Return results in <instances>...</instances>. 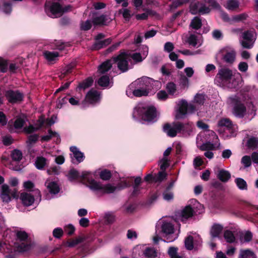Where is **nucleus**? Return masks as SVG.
<instances>
[{
	"mask_svg": "<svg viewBox=\"0 0 258 258\" xmlns=\"http://www.w3.org/2000/svg\"><path fill=\"white\" fill-rule=\"evenodd\" d=\"M101 99L100 94L96 90H91L86 95V100L91 104L98 102Z\"/></svg>",
	"mask_w": 258,
	"mask_h": 258,
	"instance_id": "a878e982",
	"label": "nucleus"
},
{
	"mask_svg": "<svg viewBox=\"0 0 258 258\" xmlns=\"http://www.w3.org/2000/svg\"><path fill=\"white\" fill-rule=\"evenodd\" d=\"M248 64L245 62H240L238 65V69L239 71L242 73L246 72L248 70Z\"/></svg>",
	"mask_w": 258,
	"mask_h": 258,
	"instance_id": "338daca9",
	"label": "nucleus"
},
{
	"mask_svg": "<svg viewBox=\"0 0 258 258\" xmlns=\"http://www.w3.org/2000/svg\"><path fill=\"white\" fill-rule=\"evenodd\" d=\"M185 247L188 249L191 250L193 248V238L191 236H188L184 241Z\"/></svg>",
	"mask_w": 258,
	"mask_h": 258,
	"instance_id": "6e6d98bb",
	"label": "nucleus"
},
{
	"mask_svg": "<svg viewBox=\"0 0 258 258\" xmlns=\"http://www.w3.org/2000/svg\"><path fill=\"white\" fill-rule=\"evenodd\" d=\"M252 238V234L249 231L241 232L240 234V241L241 243L250 241Z\"/></svg>",
	"mask_w": 258,
	"mask_h": 258,
	"instance_id": "f704fd0d",
	"label": "nucleus"
},
{
	"mask_svg": "<svg viewBox=\"0 0 258 258\" xmlns=\"http://www.w3.org/2000/svg\"><path fill=\"white\" fill-rule=\"evenodd\" d=\"M134 90H135V86L133 85V83H132L127 88L126 91V94L129 97L132 98L134 96H135V94L134 93Z\"/></svg>",
	"mask_w": 258,
	"mask_h": 258,
	"instance_id": "13d9d810",
	"label": "nucleus"
},
{
	"mask_svg": "<svg viewBox=\"0 0 258 258\" xmlns=\"http://www.w3.org/2000/svg\"><path fill=\"white\" fill-rule=\"evenodd\" d=\"M217 177L222 182H227L231 177L230 173L227 170L221 169L217 173Z\"/></svg>",
	"mask_w": 258,
	"mask_h": 258,
	"instance_id": "72a5a7b5",
	"label": "nucleus"
},
{
	"mask_svg": "<svg viewBox=\"0 0 258 258\" xmlns=\"http://www.w3.org/2000/svg\"><path fill=\"white\" fill-rule=\"evenodd\" d=\"M16 239L14 243V247L20 252L28 250L30 245L28 242V234L23 230L17 229L14 231Z\"/></svg>",
	"mask_w": 258,
	"mask_h": 258,
	"instance_id": "6e6552de",
	"label": "nucleus"
},
{
	"mask_svg": "<svg viewBox=\"0 0 258 258\" xmlns=\"http://www.w3.org/2000/svg\"><path fill=\"white\" fill-rule=\"evenodd\" d=\"M12 4L5 1H0V10L6 14H9L12 12Z\"/></svg>",
	"mask_w": 258,
	"mask_h": 258,
	"instance_id": "7c9ffc66",
	"label": "nucleus"
},
{
	"mask_svg": "<svg viewBox=\"0 0 258 258\" xmlns=\"http://www.w3.org/2000/svg\"><path fill=\"white\" fill-rule=\"evenodd\" d=\"M170 160L168 157L163 158L159 161V165L162 170H165V169L169 165Z\"/></svg>",
	"mask_w": 258,
	"mask_h": 258,
	"instance_id": "8fccbe9b",
	"label": "nucleus"
},
{
	"mask_svg": "<svg viewBox=\"0 0 258 258\" xmlns=\"http://www.w3.org/2000/svg\"><path fill=\"white\" fill-rule=\"evenodd\" d=\"M239 258H256V257L252 250L247 249L240 250Z\"/></svg>",
	"mask_w": 258,
	"mask_h": 258,
	"instance_id": "a19ab883",
	"label": "nucleus"
},
{
	"mask_svg": "<svg viewBox=\"0 0 258 258\" xmlns=\"http://www.w3.org/2000/svg\"><path fill=\"white\" fill-rule=\"evenodd\" d=\"M247 146L251 149H255L258 147V138L252 137L247 142Z\"/></svg>",
	"mask_w": 258,
	"mask_h": 258,
	"instance_id": "de8ad7c7",
	"label": "nucleus"
},
{
	"mask_svg": "<svg viewBox=\"0 0 258 258\" xmlns=\"http://www.w3.org/2000/svg\"><path fill=\"white\" fill-rule=\"evenodd\" d=\"M6 96L11 103H16L21 101L23 99V95L18 91L9 90L6 93Z\"/></svg>",
	"mask_w": 258,
	"mask_h": 258,
	"instance_id": "5701e85b",
	"label": "nucleus"
},
{
	"mask_svg": "<svg viewBox=\"0 0 258 258\" xmlns=\"http://www.w3.org/2000/svg\"><path fill=\"white\" fill-rule=\"evenodd\" d=\"M165 88L169 95L175 96L177 94L176 85L174 83H168Z\"/></svg>",
	"mask_w": 258,
	"mask_h": 258,
	"instance_id": "58836bf2",
	"label": "nucleus"
},
{
	"mask_svg": "<svg viewBox=\"0 0 258 258\" xmlns=\"http://www.w3.org/2000/svg\"><path fill=\"white\" fill-rule=\"evenodd\" d=\"M224 237L227 242L229 243H232L235 241V238L233 233L230 230H226L224 234Z\"/></svg>",
	"mask_w": 258,
	"mask_h": 258,
	"instance_id": "c03bdc74",
	"label": "nucleus"
},
{
	"mask_svg": "<svg viewBox=\"0 0 258 258\" xmlns=\"http://www.w3.org/2000/svg\"><path fill=\"white\" fill-rule=\"evenodd\" d=\"M228 101L233 106V113L235 116L242 117L244 115L246 108L240 97L237 96L229 97Z\"/></svg>",
	"mask_w": 258,
	"mask_h": 258,
	"instance_id": "9b49d317",
	"label": "nucleus"
},
{
	"mask_svg": "<svg viewBox=\"0 0 258 258\" xmlns=\"http://www.w3.org/2000/svg\"><path fill=\"white\" fill-rule=\"evenodd\" d=\"M206 2L209 3L213 8L219 11L221 17L224 21L230 24H233L232 17L230 18L227 13L222 11L220 5L215 0H206Z\"/></svg>",
	"mask_w": 258,
	"mask_h": 258,
	"instance_id": "f3484780",
	"label": "nucleus"
},
{
	"mask_svg": "<svg viewBox=\"0 0 258 258\" xmlns=\"http://www.w3.org/2000/svg\"><path fill=\"white\" fill-rule=\"evenodd\" d=\"M223 229L222 225L219 224H214L211 227L210 234L212 238L218 237Z\"/></svg>",
	"mask_w": 258,
	"mask_h": 258,
	"instance_id": "c756f323",
	"label": "nucleus"
},
{
	"mask_svg": "<svg viewBox=\"0 0 258 258\" xmlns=\"http://www.w3.org/2000/svg\"><path fill=\"white\" fill-rule=\"evenodd\" d=\"M205 100V96L202 94H197L194 98V102L198 104H203Z\"/></svg>",
	"mask_w": 258,
	"mask_h": 258,
	"instance_id": "864d4df0",
	"label": "nucleus"
},
{
	"mask_svg": "<svg viewBox=\"0 0 258 258\" xmlns=\"http://www.w3.org/2000/svg\"><path fill=\"white\" fill-rule=\"evenodd\" d=\"M168 253L170 258H182L181 256L177 254V248L175 247H171L168 250Z\"/></svg>",
	"mask_w": 258,
	"mask_h": 258,
	"instance_id": "3c124183",
	"label": "nucleus"
},
{
	"mask_svg": "<svg viewBox=\"0 0 258 258\" xmlns=\"http://www.w3.org/2000/svg\"><path fill=\"white\" fill-rule=\"evenodd\" d=\"M187 43L194 47H199L203 43L202 36L191 34L187 38Z\"/></svg>",
	"mask_w": 258,
	"mask_h": 258,
	"instance_id": "cd10ccee",
	"label": "nucleus"
},
{
	"mask_svg": "<svg viewBox=\"0 0 258 258\" xmlns=\"http://www.w3.org/2000/svg\"><path fill=\"white\" fill-rule=\"evenodd\" d=\"M98 84L101 87L107 88L111 87L113 85V82L108 76L103 75L99 79Z\"/></svg>",
	"mask_w": 258,
	"mask_h": 258,
	"instance_id": "c85d7f7f",
	"label": "nucleus"
},
{
	"mask_svg": "<svg viewBox=\"0 0 258 258\" xmlns=\"http://www.w3.org/2000/svg\"><path fill=\"white\" fill-rule=\"evenodd\" d=\"M236 52L233 47L226 46L220 49L217 54V58H220L229 64H232L236 59Z\"/></svg>",
	"mask_w": 258,
	"mask_h": 258,
	"instance_id": "9d476101",
	"label": "nucleus"
},
{
	"mask_svg": "<svg viewBox=\"0 0 258 258\" xmlns=\"http://www.w3.org/2000/svg\"><path fill=\"white\" fill-rule=\"evenodd\" d=\"M242 40L240 42L242 47L250 49L253 46L256 39L255 32L252 31H247L242 33Z\"/></svg>",
	"mask_w": 258,
	"mask_h": 258,
	"instance_id": "ddd939ff",
	"label": "nucleus"
},
{
	"mask_svg": "<svg viewBox=\"0 0 258 258\" xmlns=\"http://www.w3.org/2000/svg\"><path fill=\"white\" fill-rule=\"evenodd\" d=\"M104 218L105 220L108 223H112L114 221L115 217L114 214L111 212H107L104 214Z\"/></svg>",
	"mask_w": 258,
	"mask_h": 258,
	"instance_id": "69168bd1",
	"label": "nucleus"
},
{
	"mask_svg": "<svg viewBox=\"0 0 258 258\" xmlns=\"http://www.w3.org/2000/svg\"><path fill=\"white\" fill-rule=\"evenodd\" d=\"M82 177L86 186L96 196L100 197L106 194H110L115 190H120L129 186L132 180L129 178H123L117 186L111 184H103L100 181L95 180L93 175L88 172H84Z\"/></svg>",
	"mask_w": 258,
	"mask_h": 258,
	"instance_id": "f257e3e1",
	"label": "nucleus"
},
{
	"mask_svg": "<svg viewBox=\"0 0 258 258\" xmlns=\"http://www.w3.org/2000/svg\"><path fill=\"white\" fill-rule=\"evenodd\" d=\"M190 11L192 14H196L198 13L205 14L209 13L210 12V9L202 3H191L190 6Z\"/></svg>",
	"mask_w": 258,
	"mask_h": 258,
	"instance_id": "a211bd4d",
	"label": "nucleus"
},
{
	"mask_svg": "<svg viewBox=\"0 0 258 258\" xmlns=\"http://www.w3.org/2000/svg\"><path fill=\"white\" fill-rule=\"evenodd\" d=\"M163 197L164 200L170 201L173 199L174 195L172 192L166 190L163 192Z\"/></svg>",
	"mask_w": 258,
	"mask_h": 258,
	"instance_id": "0e129e2a",
	"label": "nucleus"
},
{
	"mask_svg": "<svg viewBox=\"0 0 258 258\" xmlns=\"http://www.w3.org/2000/svg\"><path fill=\"white\" fill-rule=\"evenodd\" d=\"M249 17L248 14L246 13H243L232 16L233 23L244 22Z\"/></svg>",
	"mask_w": 258,
	"mask_h": 258,
	"instance_id": "4c0bfd02",
	"label": "nucleus"
},
{
	"mask_svg": "<svg viewBox=\"0 0 258 258\" xmlns=\"http://www.w3.org/2000/svg\"><path fill=\"white\" fill-rule=\"evenodd\" d=\"M0 197L3 202L9 203L11 200V197H18L17 190L10 189L7 184H3L1 187Z\"/></svg>",
	"mask_w": 258,
	"mask_h": 258,
	"instance_id": "f8f14e48",
	"label": "nucleus"
},
{
	"mask_svg": "<svg viewBox=\"0 0 258 258\" xmlns=\"http://www.w3.org/2000/svg\"><path fill=\"white\" fill-rule=\"evenodd\" d=\"M59 167L53 166L47 169V172L48 174H58L59 173Z\"/></svg>",
	"mask_w": 258,
	"mask_h": 258,
	"instance_id": "774afa93",
	"label": "nucleus"
},
{
	"mask_svg": "<svg viewBox=\"0 0 258 258\" xmlns=\"http://www.w3.org/2000/svg\"><path fill=\"white\" fill-rule=\"evenodd\" d=\"M70 150L72 153L70 155L72 158V162L74 164L80 163L84 160V156L83 153L79 151L76 147H71Z\"/></svg>",
	"mask_w": 258,
	"mask_h": 258,
	"instance_id": "aec40b11",
	"label": "nucleus"
},
{
	"mask_svg": "<svg viewBox=\"0 0 258 258\" xmlns=\"http://www.w3.org/2000/svg\"><path fill=\"white\" fill-rule=\"evenodd\" d=\"M217 127L218 128L217 131L220 134L222 133V130L223 128L229 132L231 130L235 129L234 125L232 124L231 121L227 118H223L220 119L218 122Z\"/></svg>",
	"mask_w": 258,
	"mask_h": 258,
	"instance_id": "412c9836",
	"label": "nucleus"
},
{
	"mask_svg": "<svg viewBox=\"0 0 258 258\" xmlns=\"http://www.w3.org/2000/svg\"><path fill=\"white\" fill-rule=\"evenodd\" d=\"M179 122L166 124L163 127L164 132L169 137H174L179 134Z\"/></svg>",
	"mask_w": 258,
	"mask_h": 258,
	"instance_id": "6ab92c4d",
	"label": "nucleus"
},
{
	"mask_svg": "<svg viewBox=\"0 0 258 258\" xmlns=\"http://www.w3.org/2000/svg\"><path fill=\"white\" fill-rule=\"evenodd\" d=\"M241 163L246 168L249 167L251 164V160L249 156H244L241 159Z\"/></svg>",
	"mask_w": 258,
	"mask_h": 258,
	"instance_id": "bf43d9fd",
	"label": "nucleus"
},
{
	"mask_svg": "<svg viewBox=\"0 0 258 258\" xmlns=\"http://www.w3.org/2000/svg\"><path fill=\"white\" fill-rule=\"evenodd\" d=\"M45 185L49 192L51 195H56L58 194L60 190L58 183L50 179H47L46 180Z\"/></svg>",
	"mask_w": 258,
	"mask_h": 258,
	"instance_id": "b1692460",
	"label": "nucleus"
},
{
	"mask_svg": "<svg viewBox=\"0 0 258 258\" xmlns=\"http://www.w3.org/2000/svg\"><path fill=\"white\" fill-rule=\"evenodd\" d=\"M111 42L110 38H107L103 40H98L94 44L93 48L95 49H100L108 45Z\"/></svg>",
	"mask_w": 258,
	"mask_h": 258,
	"instance_id": "ea45409f",
	"label": "nucleus"
},
{
	"mask_svg": "<svg viewBox=\"0 0 258 258\" xmlns=\"http://www.w3.org/2000/svg\"><path fill=\"white\" fill-rule=\"evenodd\" d=\"M26 120V118H24V117H18L16 119V120H15V123H14V126H15V127L16 128H21L25 121Z\"/></svg>",
	"mask_w": 258,
	"mask_h": 258,
	"instance_id": "5fc2aeb1",
	"label": "nucleus"
},
{
	"mask_svg": "<svg viewBox=\"0 0 258 258\" xmlns=\"http://www.w3.org/2000/svg\"><path fill=\"white\" fill-rule=\"evenodd\" d=\"M72 10L70 5L62 7L59 2L55 0H47L45 5L46 14L53 18L59 17L64 13L71 11Z\"/></svg>",
	"mask_w": 258,
	"mask_h": 258,
	"instance_id": "423d86ee",
	"label": "nucleus"
},
{
	"mask_svg": "<svg viewBox=\"0 0 258 258\" xmlns=\"http://www.w3.org/2000/svg\"><path fill=\"white\" fill-rule=\"evenodd\" d=\"M111 172L107 170H104L100 173V177L103 180H108L111 177Z\"/></svg>",
	"mask_w": 258,
	"mask_h": 258,
	"instance_id": "052dcab7",
	"label": "nucleus"
},
{
	"mask_svg": "<svg viewBox=\"0 0 258 258\" xmlns=\"http://www.w3.org/2000/svg\"><path fill=\"white\" fill-rule=\"evenodd\" d=\"M177 106L178 109L176 110L175 115L176 119L184 118L187 114H192L196 110V107L193 104L188 103L184 100L179 101Z\"/></svg>",
	"mask_w": 258,
	"mask_h": 258,
	"instance_id": "1a4fd4ad",
	"label": "nucleus"
},
{
	"mask_svg": "<svg viewBox=\"0 0 258 258\" xmlns=\"http://www.w3.org/2000/svg\"><path fill=\"white\" fill-rule=\"evenodd\" d=\"M39 125L38 126H37L36 127L33 126L32 125H30L28 126H26L24 127V131L25 133L27 134L31 133L39 129L44 123V120L42 118H40L39 120Z\"/></svg>",
	"mask_w": 258,
	"mask_h": 258,
	"instance_id": "79ce46f5",
	"label": "nucleus"
},
{
	"mask_svg": "<svg viewBox=\"0 0 258 258\" xmlns=\"http://www.w3.org/2000/svg\"><path fill=\"white\" fill-rule=\"evenodd\" d=\"M174 219L171 217H164L160 219L157 223L156 232L161 230L164 236L167 237L168 242H172L177 238V235H173L174 232Z\"/></svg>",
	"mask_w": 258,
	"mask_h": 258,
	"instance_id": "39448f33",
	"label": "nucleus"
},
{
	"mask_svg": "<svg viewBox=\"0 0 258 258\" xmlns=\"http://www.w3.org/2000/svg\"><path fill=\"white\" fill-rule=\"evenodd\" d=\"M242 81L240 74L226 68L219 69L215 78V83L221 87L234 88L238 86Z\"/></svg>",
	"mask_w": 258,
	"mask_h": 258,
	"instance_id": "f03ea898",
	"label": "nucleus"
},
{
	"mask_svg": "<svg viewBox=\"0 0 258 258\" xmlns=\"http://www.w3.org/2000/svg\"><path fill=\"white\" fill-rule=\"evenodd\" d=\"M86 171H84L80 174L79 172L76 169H73L70 170L69 173L68 174V178L70 181H73L74 180L79 179L81 178L82 182H84V180L82 177V174L84 172Z\"/></svg>",
	"mask_w": 258,
	"mask_h": 258,
	"instance_id": "2f4dec72",
	"label": "nucleus"
},
{
	"mask_svg": "<svg viewBox=\"0 0 258 258\" xmlns=\"http://www.w3.org/2000/svg\"><path fill=\"white\" fill-rule=\"evenodd\" d=\"M45 58L48 61H55L59 56V53L56 51H45L43 52Z\"/></svg>",
	"mask_w": 258,
	"mask_h": 258,
	"instance_id": "c9c22d12",
	"label": "nucleus"
},
{
	"mask_svg": "<svg viewBox=\"0 0 258 258\" xmlns=\"http://www.w3.org/2000/svg\"><path fill=\"white\" fill-rule=\"evenodd\" d=\"M179 134L183 137H188L193 135L195 127L192 122L182 123L179 122Z\"/></svg>",
	"mask_w": 258,
	"mask_h": 258,
	"instance_id": "dca6fc26",
	"label": "nucleus"
},
{
	"mask_svg": "<svg viewBox=\"0 0 258 258\" xmlns=\"http://www.w3.org/2000/svg\"><path fill=\"white\" fill-rule=\"evenodd\" d=\"M202 26V21L200 18L195 17L191 21L190 27L192 29L198 30Z\"/></svg>",
	"mask_w": 258,
	"mask_h": 258,
	"instance_id": "37998d69",
	"label": "nucleus"
},
{
	"mask_svg": "<svg viewBox=\"0 0 258 258\" xmlns=\"http://www.w3.org/2000/svg\"><path fill=\"white\" fill-rule=\"evenodd\" d=\"M149 93V92L146 89H142L138 87H135V90H134V93L135 94L136 97H142L147 96Z\"/></svg>",
	"mask_w": 258,
	"mask_h": 258,
	"instance_id": "49530a36",
	"label": "nucleus"
},
{
	"mask_svg": "<svg viewBox=\"0 0 258 258\" xmlns=\"http://www.w3.org/2000/svg\"><path fill=\"white\" fill-rule=\"evenodd\" d=\"M154 82L153 79L147 77H144L134 82L133 85L140 89H146L149 92L152 88V85Z\"/></svg>",
	"mask_w": 258,
	"mask_h": 258,
	"instance_id": "4468645a",
	"label": "nucleus"
},
{
	"mask_svg": "<svg viewBox=\"0 0 258 258\" xmlns=\"http://www.w3.org/2000/svg\"><path fill=\"white\" fill-rule=\"evenodd\" d=\"M140 250L143 251V255L145 258H159L158 257L156 250L154 248L139 245L134 248V252H137Z\"/></svg>",
	"mask_w": 258,
	"mask_h": 258,
	"instance_id": "2eb2a0df",
	"label": "nucleus"
},
{
	"mask_svg": "<svg viewBox=\"0 0 258 258\" xmlns=\"http://www.w3.org/2000/svg\"><path fill=\"white\" fill-rule=\"evenodd\" d=\"M47 164L48 162L46 159L43 157H38L36 159L35 165L38 169H43L44 168V167Z\"/></svg>",
	"mask_w": 258,
	"mask_h": 258,
	"instance_id": "e433bc0d",
	"label": "nucleus"
},
{
	"mask_svg": "<svg viewBox=\"0 0 258 258\" xmlns=\"http://www.w3.org/2000/svg\"><path fill=\"white\" fill-rule=\"evenodd\" d=\"M204 206L195 199L190 201L189 205L186 206L176 215L178 219L183 222L193 215L194 213L201 214L204 212Z\"/></svg>",
	"mask_w": 258,
	"mask_h": 258,
	"instance_id": "0eeeda50",
	"label": "nucleus"
},
{
	"mask_svg": "<svg viewBox=\"0 0 258 258\" xmlns=\"http://www.w3.org/2000/svg\"><path fill=\"white\" fill-rule=\"evenodd\" d=\"M12 158L15 161H19L22 159V152L18 150H14L11 154Z\"/></svg>",
	"mask_w": 258,
	"mask_h": 258,
	"instance_id": "4d7b16f0",
	"label": "nucleus"
},
{
	"mask_svg": "<svg viewBox=\"0 0 258 258\" xmlns=\"http://www.w3.org/2000/svg\"><path fill=\"white\" fill-rule=\"evenodd\" d=\"M224 6L229 11H235L239 8V3L237 0H227Z\"/></svg>",
	"mask_w": 258,
	"mask_h": 258,
	"instance_id": "473e14b6",
	"label": "nucleus"
},
{
	"mask_svg": "<svg viewBox=\"0 0 258 258\" xmlns=\"http://www.w3.org/2000/svg\"><path fill=\"white\" fill-rule=\"evenodd\" d=\"M148 47L146 45H143L141 47V52L135 53L133 54L132 55V58L136 62L142 61L148 55Z\"/></svg>",
	"mask_w": 258,
	"mask_h": 258,
	"instance_id": "393cba45",
	"label": "nucleus"
},
{
	"mask_svg": "<svg viewBox=\"0 0 258 258\" xmlns=\"http://www.w3.org/2000/svg\"><path fill=\"white\" fill-rule=\"evenodd\" d=\"M126 236L128 239L133 240L137 239L138 237V234L135 230L130 229L127 231Z\"/></svg>",
	"mask_w": 258,
	"mask_h": 258,
	"instance_id": "e2e57ef3",
	"label": "nucleus"
},
{
	"mask_svg": "<svg viewBox=\"0 0 258 258\" xmlns=\"http://www.w3.org/2000/svg\"><path fill=\"white\" fill-rule=\"evenodd\" d=\"M93 80L91 78H89L79 85V87L85 89L90 87L93 83Z\"/></svg>",
	"mask_w": 258,
	"mask_h": 258,
	"instance_id": "603ef678",
	"label": "nucleus"
},
{
	"mask_svg": "<svg viewBox=\"0 0 258 258\" xmlns=\"http://www.w3.org/2000/svg\"><path fill=\"white\" fill-rule=\"evenodd\" d=\"M8 63L7 60L0 58V70L3 73H5L8 70Z\"/></svg>",
	"mask_w": 258,
	"mask_h": 258,
	"instance_id": "680f3d73",
	"label": "nucleus"
},
{
	"mask_svg": "<svg viewBox=\"0 0 258 258\" xmlns=\"http://www.w3.org/2000/svg\"><path fill=\"white\" fill-rule=\"evenodd\" d=\"M157 98L160 101H165L169 98V95L164 90H160L156 94Z\"/></svg>",
	"mask_w": 258,
	"mask_h": 258,
	"instance_id": "09e8293b",
	"label": "nucleus"
},
{
	"mask_svg": "<svg viewBox=\"0 0 258 258\" xmlns=\"http://www.w3.org/2000/svg\"><path fill=\"white\" fill-rule=\"evenodd\" d=\"M155 107L147 102L138 103L134 108L133 117L136 120L142 119L148 122H155L157 119Z\"/></svg>",
	"mask_w": 258,
	"mask_h": 258,
	"instance_id": "7ed1b4c3",
	"label": "nucleus"
},
{
	"mask_svg": "<svg viewBox=\"0 0 258 258\" xmlns=\"http://www.w3.org/2000/svg\"><path fill=\"white\" fill-rule=\"evenodd\" d=\"M130 56L125 53H121L116 57L112 58L103 62L98 67V73L100 74H104L108 71L112 67V62L116 63L117 67L122 72H125L128 70V60L130 59Z\"/></svg>",
	"mask_w": 258,
	"mask_h": 258,
	"instance_id": "20e7f679",
	"label": "nucleus"
},
{
	"mask_svg": "<svg viewBox=\"0 0 258 258\" xmlns=\"http://www.w3.org/2000/svg\"><path fill=\"white\" fill-rule=\"evenodd\" d=\"M111 21V19L105 15H98L93 14L92 16V23L94 25H107Z\"/></svg>",
	"mask_w": 258,
	"mask_h": 258,
	"instance_id": "4be33fe9",
	"label": "nucleus"
},
{
	"mask_svg": "<svg viewBox=\"0 0 258 258\" xmlns=\"http://www.w3.org/2000/svg\"><path fill=\"white\" fill-rule=\"evenodd\" d=\"M235 182L237 187L241 190L247 189V184L246 181L241 178H237L235 179Z\"/></svg>",
	"mask_w": 258,
	"mask_h": 258,
	"instance_id": "a18cd8bd",
	"label": "nucleus"
},
{
	"mask_svg": "<svg viewBox=\"0 0 258 258\" xmlns=\"http://www.w3.org/2000/svg\"><path fill=\"white\" fill-rule=\"evenodd\" d=\"M20 199L23 205L27 207L32 205L34 202V196L26 192L21 194Z\"/></svg>",
	"mask_w": 258,
	"mask_h": 258,
	"instance_id": "bb28decb",
	"label": "nucleus"
}]
</instances>
